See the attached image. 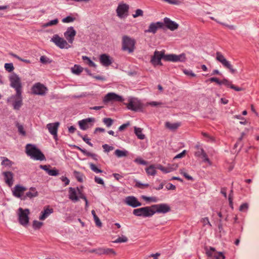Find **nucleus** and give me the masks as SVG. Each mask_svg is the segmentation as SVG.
Masks as SVG:
<instances>
[{
	"instance_id": "obj_60",
	"label": "nucleus",
	"mask_w": 259,
	"mask_h": 259,
	"mask_svg": "<svg viewBox=\"0 0 259 259\" xmlns=\"http://www.w3.org/2000/svg\"><path fill=\"white\" fill-rule=\"evenodd\" d=\"M94 219L96 226L99 227H101L102 226V223L100 221L99 218L97 216H95V218H94Z\"/></svg>"
},
{
	"instance_id": "obj_55",
	"label": "nucleus",
	"mask_w": 259,
	"mask_h": 259,
	"mask_svg": "<svg viewBox=\"0 0 259 259\" xmlns=\"http://www.w3.org/2000/svg\"><path fill=\"white\" fill-rule=\"evenodd\" d=\"M43 225V223L42 222L37 221H34L33 223V226L34 228L36 229H39Z\"/></svg>"
},
{
	"instance_id": "obj_63",
	"label": "nucleus",
	"mask_w": 259,
	"mask_h": 259,
	"mask_svg": "<svg viewBox=\"0 0 259 259\" xmlns=\"http://www.w3.org/2000/svg\"><path fill=\"white\" fill-rule=\"evenodd\" d=\"M183 72L185 74H186L187 75H190L192 77H194L196 76V75L190 70H184Z\"/></svg>"
},
{
	"instance_id": "obj_26",
	"label": "nucleus",
	"mask_w": 259,
	"mask_h": 259,
	"mask_svg": "<svg viewBox=\"0 0 259 259\" xmlns=\"http://www.w3.org/2000/svg\"><path fill=\"white\" fill-rule=\"evenodd\" d=\"M93 252H96L97 254L101 255V254H113V255H115V252L113 249L108 248H100L97 249V250H94Z\"/></svg>"
},
{
	"instance_id": "obj_18",
	"label": "nucleus",
	"mask_w": 259,
	"mask_h": 259,
	"mask_svg": "<svg viewBox=\"0 0 259 259\" xmlns=\"http://www.w3.org/2000/svg\"><path fill=\"white\" fill-rule=\"evenodd\" d=\"M124 203L128 206L133 207H136L142 205L137 198L134 196H130L126 197L124 200Z\"/></svg>"
},
{
	"instance_id": "obj_4",
	"label": "nucleus",
	"mask_w": 259,
	"mask_h": 259,
	"mask_svg": "<svg viewBox=\"0 0 259 259\" xmlns=\"http://www.w3.org/2000/svg\"><path fill=\"white\" fill-rule=\"evenodd\" d=\"M18 220L20 224L23 226H26L28 224L29 220V214L30 211L28 209H23L21 207L19 208L17 212Z\"/></svg>"
},
{
	"instance_id": "obj_44",
	"label": "nucleus",
	"mask_w": 259,
	"mask_h": 259,
	"mask_svg": "<svg viewBox=\"0 0 259 259\" xmlns=\"http://www.w3.org/2000/svg\"><path fill=\"white\" fill-rule=\"evenodd\" d=\"M128 240L126 236H122L121 237H119L117 239H116L114 242L115 243H124L127 242Z\"/></svg>"
},
{
	"instance_id": "obj_34",
	"label": "nucleus",
	"mask_w": 259,
	"mask_h": 259,
	"mask_svg": "<svg viewBox=\"0 0 259 259\" xmlns=\"http://www.w3.org/2000/svg\"><path fill=\"white\" fill-rule=\"evenodd\" d=\"M135 133L139 139L143 140L145 139V135L142 134V129L140 127H134Z\"/></svg>"
},
{
	"instance_id": "obj_12",
	"label": "nucleus",
	"mask_w": 259,
	"mask_h": 259,
	"mask_svg": "<svg viewBox=\"0 0 259 259\" xmlns=\"http://www.w3.org/2000/svg\"><path fill=\"white\" fill-rule=\"evenodd\" d=\"M76 31L73 27H68L66 31L64 33V36L69 44H72L74 40Z\"/></svg>"
},
{
	"instance_id": "obj_32",
	"label": "nucleus",
	"mask_w": 259,
	"mask_h": 259,
	"mask_svg": "<svg viewBox=\"0 0 259 259\" xmlns=\"http://www.w3.org/2000/svg\"><path fill=\"white\" fill-rule=\"evenodd\" d=\"M156 169H157V165H151L147 167L145 170L148 175L153 176L156 174Z\"/></svg>"
},
{
	"instance_id": "obj_21",
	"label": "nucleus",
	"mask_w": 259,
	"mask_h": 259,
	"mask_svg": "<svg viewBox=\"0 0 259 259\" xmlns=\"http://www.w3.org/2000/svg\"><path fill=\"white\" fill-rule=\"evenodd\" d=\"M4 178L5 183L9 186L11 187L14 183V174L10 171H4L2 173Z\"/></svg>"
},
{
	"instance_id": "obj_50",
	"label": "nucleus",
	"mask_w": 259,
	"mask_h": 259,
	"mask_svg": "<svg viewBox=\"0 0 259 259\" xmlns=\"http://www.w3.org/2000/svg\"><path fill=\"white\" fill-rule=\"evenodd\" d=\"M75 18H73L71 16H67V17L63 18L62 20V22L63 23H70L73 22Z\"/></svg>"
},
{
	"instance_id": "obj_3",
	"label": "nucleus",
	"mask_w": 259,
	"mask_h": 259,
	"mask_svg": "<svg viewBox=\"0 0 259 259\" xmlns=\"http://www.w3.org/2000/svg\"><path fill=\"white\" fill-rule=\"evenodd\" d=\"M155 213V211L152 209V206H146L133 210V214L137 217H142L144 218L151 217Z\"/></svg>"
},
{
	"instance_id": "obj_43",
	"label": "nucleus",
	"mask_w": 259,
	"mask_h": 259,
	"mask_svg": "<svg viewBox=\"0 0 259 259\" xmlns=\"http://www.w3.org/2000/svg\"><path fill=\"white\" fill-rule=\"evenodd\" d=\"M89 165H90V168L94 172H95L97 174L102 172V170H101L100 169L98 168L95 164H94L93 163H90Z\"/></svg>"
},
{
	"instance_id": "obj_28",
	"label": "nucleus",
	"mask_w": 259,
	"mask_h": 259,
	"mask_svg": "<svg viewBox=\"0 0 259 259\" xmlns=\"http://www.w3.org/2000/svg\"><path fill=\"white\" fill-rule=\"evenodd\" d=\"M53 212V209L52 208H50L49 206L45 207L44 210L41 212L39 219L42 221L45 220Z\"/></svg>"
},
{
	"instance_id": "obj_8",
	"label": "nucleus",
	"mask_w": 259,
	"mask_h": 259,
	"mask_svg": "<svg viewBox=\"0 0 259 259\" xmlns=\"http://www.w3.org/2000/svg\"><path fill=\"white\" fill-rule=\"evenodd\" d=\"M126 105L128 109L135 111H141L143 108V104L137 98L129 99L128 103Z\"/></svg>"
},
{
	"instance_id": "obj_39",
	"label": "nucleus",
	"mask_w": 259,
	"mask_h": 259,
	"mask_svg": "<svg viewBox=\"0 0 259 259\" xmlns=\"http://www.w3.org/2000/svg\"><path fill=\"white\" fill-rule=\"evenodd\" d=\"M82 60L84 62L89 65L90 67H96V65L89 57L87 56H82Z\"/></svg>"
},
{
	"instance_id": "obj_24",
	"label": "nucleus",
	"mask_w": 259,
	"mask_h": 259,
	"mask_svg": "<svg viewBox=\"0 0 259 259\" xmlns=\"http://www.w3.org/2000/svg\"><path fill=\"white\" fill-rule=\"evenodd\" d=\"M27 190V189L19 185H17L15 186L12 190L13 195L17 198H21L23 193Z\"/></svg>"
},
{
	"instance_id": "obj_38",
	"label": "nucleus",
	"mask_w": 259,
	"mask_h": 259,
	"mask_svg": "<svg viewBox=\"0 0 259 259\" xmlns=\"http://www.w3.org/2000/svg\"><path fill=\"white\" fill-rule=\"evenodd\" d=\"M2 158L3 159L1 163L2 165H4L5 166L10 167L14 164V163L12 161L9 160L7 157H2Z\"/></svg>"
},
{
	"instance_id": "obj_62",
	"label": "nucleus",
	"mask_w": 259,
	"mask_h": 259,
	"mask_svg": "<svg viewBox=\"0 0 259 259\" xmlns=\"http://www.w3.org/2000/svg\"><path fill=\"white\" fill-rule=\"evenodd\" d=\"M186 153V150L183 151L181 153H180L178 154V155H177L174 157V159L181 158L183 157L185 155Z\"/></svg>"
},
{
	"instance_id": "obj_29",
	"label": "nucleus",
	"mask_w": 259,
	"mask_h": 259,
	"mask_svg": "<svg viewBox=\"0 0 259 259\" xmlns=\"http://www.w3.org/2000/svg\"><path fill=\"white\" fill-rule=\"evenodd\" d=\"M100 61L101 64L104 66H108L112 64V61L110 57L105 54L100 56Z\"/></svg>"
},
{
	"instance_id": "obj_19",
	"label": "nucleus",
	"mask_w": 259,
	"mask_h": 259,
	"mask_svg": "<svg viewBox=\"0 0 259 259\" xmlns=\"http://www.w3.org/2000/svg\"><path fill=\"white\" fill-rule=\"evenodd\" d=\"M94 121L95 119L94 118H88L79 120L78 121V125L81 130L85 131L90 127L92 126L93 124L91 123Z\"/></svg>"
},
{
	"instance_id": "obj_33",
	"label": "nucleus",
	"mask_w": 259,
	"mask_h": 259,
	"mask_svg": "<svg viewBox=\"0 0 259 259\" xmlns=\"http://www.w3.org/2000/svg\"><path fill=\"white\" fill-rule=\"evenodd\" d=\"M195 149L196 151L194 153V155L196 157H200L201 156H203L205 154L204 150L200 147L199 145H197L195 147Z\"/></svg>"
},
{
	"instance_id": "obj_17",
	"label": "nucleus",
	"mask_w": 259,
	"mask_h": 259,
	"mask_svg": "<svg viewBox=\"0 0 259 259\" xmlns=\"http://www.w3.org/2000/svg\"><path fill=\"white\" fill-rule=\"evenodd\" d=\"M123 101L122 98L114 93H109L104 97L103 102L108 103L111 101L121 102Z\"/></svg>"
},
{
	"instance_id": "obj_64",
	"label": "nucleus",
	"mask_w": 259,
	"mask_h": 259,
	"mask_svg": "<svg viewBox=\"0 0 259 259\" xmlns=\"http://www.w3.org/2000/svg\"><path fill=\"white\" fill-rule=\"evenodd\" d=\"M40 61L42 63H47L49 62V59L45 56H42L40 58Z\"/></svg>"
},
{
	"instance_id": "obj_14",
	"label": "nucleus",
	"mask_w": 259,
	"mask_h": 259,
	"mask_svg": "<svg viewBox=\"0 0 259 259\" xmlns=\"http://www.w3.org/2000/svg\"><path fill=\"white\" fill-rule=\"evenodd\" d=\"M155 212L165 213L170 211V208L168 204L165 203H161L159 204H154L152 205Z\"/></svg>"
},
{
	"instance_id": "obj_54",
	"label": "nucleus",
	"mask_w": 259,
	"mask_h": 259,
	"mask_svg": "<svg viewBox=\"0 0 259 259\" xmlns=\"http://www.w3.org/2000/svg\"><path fill=\"white\" fill-rule=\"evenodd\" d=\"M135 162L138 164H142V165H146L147 164V162L141 158L138 157L135 159Z\"/></svg>"
},
{
	"instance_id": "obj_20",
	"label": "nucleus",
	"mask_w": 259,
	"mask_h": 259,
	"mask_svg": "<svg viewBox=\"0 0 259 259\" xmlns=\"http://www.w3.org/2000/svg\"><path fill=\"white\" fill-rule=\"evenodd\" d=\"M163 25L162 22H157L156 23H151L148 27V29L144 31L145 33H152L155 34L158 29L162 28Z\"/></svg>"
},
{
	"instance_id": "obj_46",
	"label": "nucleus",
	"mask_w": 259,
	"mask_h": 259,
	"mask_svg": "<svg viewBox=\"0 0 259 259\" xmlns=\"http://www.w3.org/2000/svg\"><path fill=\"white\" fill-rule=\"evenodd\" d=\"M74 176L75 177V178H76V179L79 182H82L83 181V175L82 174H81L79 172L75 171L74 172Z\"/></svg>"
},
{
	"instance_id": "obj_30",
	"label": "nucleus",
	"mask_w": 259,
	"mask_h": 259,
	"mask_svg": "<svg viewBox=\"0 0 259 259\" xmlns=\"http://www.w3.org/2000/svg\"><path fill=\"white\" fill-rule=\"evenodd\" d=\"M37 196L38 192L36 190V189L35 188L31 187L30 188L29 191L26 193L24 198H21V199H25L26 197H28L31 199L34 197H36Z\"/></svg>"
},
{
	"instance_id": "obj_49",
	"label": "nucleus",
	"mask_w": 259,
	"mask_h": 259,
	"mask_svg": "<svg viewBox=\"0 0 259 259\" xmlns=\"http://www.w3.org/2000/svg\"><path fill=\"white\" fill-rule=\"evenodd\" d=\"M48 174L50 176H56L59 174V171L55 168L52 169H50L48 170Z\"/></svg>"
},
{
	"instance_id": "obj_7",
	"label": "nucleus",
	"mask_w": 259,
	"mask_h": 259,
	"mask_svg": "<svg viewBox=\"0 0 259 259\" xmlns=\"http://www.w3.org/2000/svg\"><path fill=\"white\" fill-rule=\"evenodd\" d=\"M216 59L221 63L224 67L229 69L231 73H234L235 72V70L233 69L231 63L225 58L221 52H217L216 53Z\"/></svg>"
},
{
	"instance_id": "obj_6",
	"label": "nucleus",
	"mask_w": 259,
	"mask_h": 259,
	"mask_svg": "<svg viewBox=\"0 0 259 259\" xmlns=\"http://www.w3.org/2000/svg\"><path fill=\"white\" fill-rule=\"evenodd\" d=\"M51 41L54 42L60 49H68L71 48V46L66 40L59 36L58 34H55L52 37Z\"/></svg>"
},
{
	"instance_id": "obj_36",
	"label": "nucleus",
	"mask_w": 259,
	"mask_h": 259,
	"mask_svg": "<svg viewBox=\"0 0 259 259\" xmlns=\"http://www.w3.org/2000/svg\"><path fill=\"white\" fill-rule=\"evenodd\" d=\"M82 70L83 68L77 65H75L74 67L71 68L72 72L76 75H79Z\"/></svg>"
},
{
	"instance_id": "obj_61",
	"label": "nucleus",
	"mask_w": 259,
	"mask_h": 259,
	"mask_svg": "<svg viewBox=\"0 0 259 259\" xmlns=\"http://www.w3.org/2000/svg\"><path fill=\"white\" fill-rule=\"evenodd\" d=\"M162 103L161 102H155V101H152V102L147 103V105H151L152 106H157L161 105H162Z\"/></svg>"
},
{
	"instance_id": "obj_2",
	"label": "nucleus",
	"mask_w": 259,
	"mask_h": 259,
	"mask_svg": "<svg viewBox=\"0 0 259 259\" xmlns=\"http://www.w3.org/2000/svg\"><path fill=\"white\" fill-rule=\"evenodd\" d=\"M136 42L135 39L127 35L123 36L122 38V50L128 53H133L135 49Z\"/></svg>"
},
{
	"instance_id": "obj_37",
	"label": "nucleus",
	"mask_w": 259,
	"mask_h": 259,
	"mask_svg": "<svg viewBox=\"0 0 259 259\" xmlns=\"http://www.w3.org/2000/svg\"><path fill=\"white\" fill-rule=\"evenodd\" d=\"M59 22L58 19H55L54 20H51L47 23H44L42 27L44 28H46L49 26H52L53 25H56Z\"/></svg>"
},
{
	"instance_id": "obj_9",
	"label": "nucleus",
	"mask_w": 259,
	"mask_h": 259,
	"mask_svg": "<svg viewBox=\"0 0 259 259\" xmlns=\"http://www.w3.org/2000/svg\"><path fill=\"white\" fill-rule=\"evenodd\" d=\"M83 195L79 188L70 187L68 191V197L73 202H77L80 198V195Z\"/></svg>"
},
{
	"instance_id": "obj_59",
	"label": "nucleus",
	"mask_w": 259,
	"mask_h": 259,
	"mask_svg": "<svg viewBox=\"0 0 259 259\" xmlns=\"http://www.w3.org/2000/svg\"><path fill=\"white\" fill-rule=\"evenodd\" d=\"M12 56H13L14 57L18 59V60H20V61H21L22 62H24L25 63H30V61L29 60L23 59H22L21 58H20V57H19L18 56H17L16 54H12Z\"/></svg>"
},
{
	"instance_id": "obj_1",
	"label": "nucleus",
	"mask_w": 259,
	"mask_h": 259,
	"mask_svg": "<svg viewBox=\"0 0 259 259\" xmlns=\"http://www.w3.org/2000/svg\"><path fill=\"white\" fill-rule=\"evenodd\" d=\"M26 153L28 156L34 159L41 161L45 159V155L42 153L34 145L32 144H28L26 145Z\"/></svg>"
},
{
	"instance_id": "obj_42",
	"label": "nucleus",
	"mask_w": 259,
	"mask_h": 259,
	"mask_svg": "<svg viewBox=\"0 0 259 259\" xmlns=\"http://www.w3.org/2000/svg\"><path fill=\"white\" fill-rule=\"evenodd\" d=\"M142 198L146 201H151L153 202H156L158 200L157 198L156 197H147L146 196L143 195L142 196Z\"/></svg>"
},
{
	"instance_id": "obj_11",
	"label": "nucleus",
	"mask_w": 259,
	"mask_h": 259,
	"mask_svg": "<svg viewBox=\"0 0 259 259\" xmlns=\"http://www.w3.org/2000/svg\"><path fill=\"white\" fill-rule=\"evenodd\" d=\"M186 60L185 55L181 54L179 55L175 54L165 55L164 60L167 61H171L174 62H184Z\"/></svg>"
},
{
	"instance_id": "obj_23",
	"label": "nucleus",
	"mask_w": 259,
	"mask_h": 259,
	"mask_svg": "<svg viewBox=\"0 0 259 259\" xmlns=\"http://www.w3.org/2000/svg\"><path fill=\"white\" fill-rule=\"evenodd\" d=\"M178 167V164H169L167 167H164L160 164L157 165V168L165 174L176 170Z\"/></svg>"
},
{
	"instance_id": "obj_41",
	"label": "nucleus",
	"mask_w": 259,
	"mask_h": 259,
	"mask_svg": "<svg viewBox=\"0 0 259 259\" xmlns=\"http://www.w3.org/2000/svg\"><path fill=\"white\" fill-rule=\"evenodd\" d=\"M103 122L107 127H109L112 125L113 123V120L111 118H104L103 119Z\"/></svg>"
},
{
	"instance_id": "obj_51",
	"label": "nucleus",
	"mask_w": 259,
	"mask_h": 259,
	"mask_svg": "<svg viewBox=\"0 0 259 259\" xmlns=\"http://www.w3.org/2000/svg\"><path fill=\"white\" fill-rule=\"evenodd\" d=\"M143 11L141 9H137L135 11V13L133 14V17L135 18L139 16H143Z\"/></svg>"
},
{
	"instance_id": "obj_10",
	"label": "nucleus",
	"mask_w": 259,
	"mask_h": 259,
	"mask_svg": "<svg viewBox=\"0 0 259 259\" xmlns=\"http://www.w3.org/2000/svg\"><path fill=\"white\" fill-rule=\"evenodd\" d=\"M11 86L14 88L16 92H21V84L20 78L15 74H13L10 76Z\"/></svg>"
},
{
	"instance_id": "obj_56",
	"label": "nucleus",
	"mask_w": 259,
	"mask_h": 259,
	"mask_svg": "<svg viewBox=\"0 0 259 259\" xmlns=\"http://www.w3.org/2000/svg\"><path fill=\"white\" fill-rule=\"evenodd\" d=\"M221 84H224L228 87H230L231 85H232V83L231 82H230L228 80L226 79H224L220 81Z\"/></svg>"
},
{
	"instance_id": "obj_5",
	"label": "nucleus",
	"mask_w": 259,
	"mask_h": 259,
	"mask_svg": "<svg viewBox=\"0 0 259 259\" xmlns=\"http://www.w3.org/2000/svg\"><path fill=\"white\" fill-rule=\"evenodd\" d=\"M129 9L127 4L123 3L119 4L116 9L117 16L120 19L126 18L128 15Z\"/></svg>"
},
{
	"instance_id": "obj_57",
	"label": "nucleus",
	"mask_w": 259,
	"mask_h": 259,
	"mask_svg": "<svg viewBox=\"0 0 259 259\" xmlns=\"http://www.w3.org/2000/svg\"><path fill=\"white\" fill-rule=\"evenodd\" d=\"M75 147L78 149V150L80 151L82 153H83L84 154H85V155L87 156H89V155H91V153L89 152H88L87 150H85V149H81V148H80L78 146H75Z\"/></svg>"
},
{
	"instance_id": "obj_58",
	"label": "nucleus",
	"mask_w": 259,
	"mask_h": 259,
	"mask_svg": "<svg viewBox=\"0 0 259 259\" xmlns=\"http://www.w3.org/2000/svg\"><path fill=\"white\" fill-rule=\"evenodd\" d=\"M95 182L97 183V184H101L103 186H104L105 184H104V181L103 180V179H102L101 178H99L97 176H96L95 177Z\"/></svg>"
},
{
	"instance_id": "obj_27",
	"label": "nucleus",
	"mask_w": 259,
	"mask_h": 259,
	"mask_svg": "<svg viewBox=\"0 0 259 259\" xmlns=\"http://www.w3.org/2000/svg\"><path fill=\"white\" fill-rule=\"evenodd\" d=\"M164 22L166 26L171 30H175L178 28V24L168 18L164 19Z\"/></svg>"
},
{
	"instance_id": "obj_16",
	"label": "nucleus",
	"mask_w": 259,
	"mask_h": 259,
	"mask_svg": "<svg viewBox=\"0 0 259 259\" xmlns=\"http://www.w3.org/2000/svg\"><path fill=\"white\" fill-rule=\"evenodd\" d=\"M32 91L33 93L34 94L44 95L47 91V89L42 84H41L40 83H37L33 86Z\"/></svg>"
},
{
	"instance_id": "obj_13",
	"label": "nucleus",
	"mask_w": 259,
	"mask_h": 259,
	"mask_svg": "<svg viewBox=\"0 0 259 259\" xmlns=\"http://www.w3.org/2000/svg\"><path fill=\"white\" fill-rule=\"evenodd\" d=\"M164 51H156L154 53V55L151 58V62L154 65H161V60L162 58H163L164 60Z\"/></svg>"
},
{
	"instance_id": "obj_35",
	"label": "nucleus",
	"mask_w": 259,
	"mask_h": 259,
	"mask_svg": "<svg viewBox=\"0 0 259 259\" xmlns=\"http://www.w3.org/2000/svg\"><path fill=\"white\" fill-rule=\"evenodd\" d=\"M115 155L118 158L125 157L127 155L128 152L126 150H120L117 149L114 152Z\"/></svg>"
},
{
	"instance_id": "obj_47",
	"label": "nucleus",
	"mask_w": 259,
	"mask_h": 259,
	"mask_svg": "<svg viewBox=\"0 0 259 259\" xmlns=\"http://www.w3.org/2000/svg\"><path fill=\"white\" fill-rule=\"evenodd\" d=\"M5 68L9 72H12L14 69V67L12 63H6L5 64Z\"/></svg>"
},
{
	"instance_id": "obj_15",
	"label": "nucleus",
	"mask_w": 259,
	"mask_h": 259,
	"mask_svg": "<svg viewBox=\"0 0 259 259\" xmlns=\"http://www.w3.org/2000/svg\"><path fill=\"white\" fill-rule=\"evenodd\" d=\"M10 99L14 100L13 105L14 109L19 110L22 105L21 92H16V95L12 97Z\"/></svg>"
},
{
	"instance_id": "obj_22",
	"label": "nucleus",
	"mask_w": 259,
	"mask_h": 259,
	"mask_svg": "<svg viewBox=\"0 0 259 259\" xmlns=\"http://www.w3.org/2000/svg\"><path fill=\"white\" fill-rule=\"evenodd\" d=\"M59 125L60 123L58 122L48 123L47 125V127L50 133L54 136V139L57 137V131Z\"/></svg>"
},
{
	"instance_id": "obj_25",
	"label": "nucleus",
	"mask_w": 259,
	"mask_h": 259,
	"mask_svg": "<svg viewBox=\"0 0 259 259\" xmlns=\"http://www.w3.org/2000/svg\"><path fill=\"white\" fill-rule=\"evenodd\" d=\"M206 253L208 256L215 259H224L225 256L221 252H217L214 248L210 247V249L207 250Z\"/></svg>"
},
{
	"instance_id": "obj_40",
	"label": "nucleus",
	"mask_w": 259,
	"mask_h": 259,
	"mask_svg": "<svg viewBox=\"0 0 259 259\" xmlns=\"http://www.w3.org/2000/svg\"><path fill=\"white\" fill-rule=\"evenodd\" d=\"M210 18L212 20L216 21L217 22L219 23L220 24H222V25L225 26V27L228 28L230 30H235L237 28L236 26H235V25H228L227 24L218 21L213 17H210Z\"/></svg>"
},
{
	"instance_id": "obj_53",
	"label": "nucleus",
	"mask_w": 259,
	"mask_h": 259,
	"mask_svg": "<svg viewBox=\"0 0 259 259\" xmlns=\"http://www.w3.org/2000/svg\"><path fill=\"white\" fill-rule=\"evenodd\" d=\"M103 148L104 149V152H108L110 151H112L114 149V147L113 146H109L107 144H104L102 146Z\"/></svg>"
},
{
	"instance_id": "obj_31",
	"label": "nucleus",
	"mask_w": 259,
	"mask_h": 259,
	"mask_svg": "<svg viewBox=\"0 0 259 259\" xmlns=\"http://www.w3.org/2000/svg\"><path fill=\"white\" fill-rule=\"evenodd\" d=\"M165 125L166 128L171 131H175L181 125V123L179 122L171 123L170 122H166Z\"/></svg>"
},
{
	"instance_id": "obj_52",
	"label": "nucleus",
	"mask_w": 259,
	"mask_h": 259,
	"mask_svg": "<svg viewBox=\"0 0 259 259\" xmlns=\"http://www.w3.org/2000/svg\"><path fill=\"white\" fill-rule=\"evenodd\" d=\"M180 173L183 175L186 179H187L188 180H192L193 179L192 177L189 175H188L185 171L184 169H182L180 170Z\"/></svg>"
},
{
	"instance_id": "obj_45",
	"label": "nucleus",
	"mask_w": 259,
	"mask_h": 259,
	"mask_svg": "<svg viewBox=\"0 0 259 259\" xmlns=\"http://www.w3.org/2000/svg\"><path fill=\"white\" fill-rule=\"evenodd\" d=\"M16 126L18 128L19 133L23 136H25L26 132L24 129L23 126L20 124L19 123H17Z\"/></svg>"
},
{
	"instance_id": "obj_48",
	"label": "nucleus",
	"mask_w": 259,
	"mask_h": 259,
	"mask_svg": "<svg viewBox=\"0 0 259 259\" xmlns=\"http://www.w3.org/2000/svg\"><path fill=\"white\" fill-rule=\"evenodd\" d=\"M149 186L148 184H143L139 181L136 182V186L141 189H145L149 187Z\"/></svg>"
}]
</instances>
